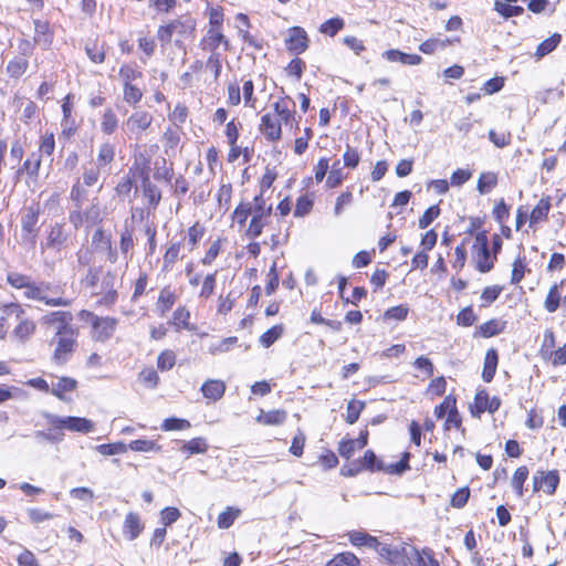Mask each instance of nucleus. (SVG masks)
<instances>
[{"label": "nucleus", "instance_id": "obj_1", "mask_svg": "<svg viewBox=\"0 0 566 566\" xmlns=\"http://www.w3.org/2000/svg\"><path fill=\"white\" fill-rule=\"evenodd\" d=\"M195 29V20L188 15H182L165 25H160L157 30V39L161 46H166L176 36L175 45L182 48L184 41L192 36Z\"/></svg>", "mask_w": 566, "mask_h": 566}, {"label": "nucleus", "instance_id": "obj_2", "mask_svg": "<svg viewBox=\"0 0 566 566\" xmlns=\"http://www.w3.org/2000/svg\"><path fill=\"white\" fill-rule=\"evenodd\" d=\"M24 296L29 300L38 301L46 306L52 307H67L72 304V298L64 296L63 287L59 284L50 282H40L36 285L24 292Z\"/></svg>", "mask_w": 566, "mask_h": 566}, {"label": "nucleus", "instance_id": "obj_3", "mask_svg": "<svg viewBox=\"0 0 566 566\" xmlns=\"http://www.w3.org/2000/svg\"><path fill=\"white\" fill-rule=\"evenodd\" d=\"M80 317L91 324V336L95 342H106L113 337L118 319L115 317H101L92 312L83 310Z\"/></svg>", "mask_w": 566, "mask_h": 566}, {"label": "nucleus", "instance_id": "obj_4", "mask_svg": "<svg viewBox=\"0 0 566 566\" xmlns=\"http://www.w3.org/2000/svg\"><path fill=\"white\" fill-rule=\"evenodd\" d=\"M48 422L55 429H64L71 432L90 433L95 429V423L83 417H61L52 413L45 415Z\"/></svg>", "mask_w": 566, "mask_h": 566}, {"label": "nucleus", "instance_id": "obj_5", "mask_svg": "<svg viewBox=\"0 0 566 566\" xmlns=\"http://www.w3.org/2000/svg\"><path fill=\"white\" fill-rule=\"evenodd\" d=\"M473 256L479 272L486 273L493 269L494 260L496 258L491 256L489 239L485 231L479 232L475 235V242L473 244Z\"/></svg>", "mask_w": 566, "mask_h": 566}, {"label": "nucleus", "instance_id": "obj_6", "mask_svg": "<svg viewBox=\"0 0 566 566\" xmlns=\"http://www.w3.org/2000/svg\"><path fill=\"white\" fill-rule=\"evenodd\" d=\"M153 115L146 111H135L123 124V130L129 139L139 140L144 132H146L151 123Z\"/></svg>", "mask_w": 566, "mask_h": 566}, {"label": "nucleus", "instance_id": "obj_7", "mask_svg": "<svg viewBox=\"0 0 566 566\" xmlns=\"http://www.w3.org/2000/svg\"><path fill=\"white\" fill-rule=\"evenodd\" d=\"M76 345V333L75 329L67 331V333H61L55 335V349L53 358L57 363H64L67 360Z\"/></svg>", "mask_w": 566, "mask_h": 566}, {"label": "nucleus", "instance_id": "obj_8", "mask_svg": "<svg viewBox=\"0 0 566 566\" xmlns=\"http://www.w3.org/2000/svg\"><path fill=\"white\" fill-rule=\"evenodd\" d=\"M559 483V475L556 470L553 471H537L533 475V490L537 492L543 490L546 494L552 495L555 493Z\"/></svg>", "mask_w": 566, "mask_h": 566}, {"label": "nucleus", "instance_id": "obj_9", "mask_svg": "<svg viewBox=\"0 0 566 566\" xmlns=\"http://www.w3.org/2000/svg\"><path fill=\"white\" fill-rule=\"evenodd\" d=\"M286 49L295 54H301L308 48V38L306 31L301 27H293L287 30L285 39Z\"/></svg>", "mask_w": 566, "mask_h": 566}, {"label": "nucleus", "instance_id": "obj_10", "mask_svg": "<svg viewBox=\"0 0 566 566\" xmlns=\"http://www.w3.org/2000/svg\"><path fill=\"white\" fill-rule=\"evenodd\" d=\"M378 554L387 559L390 564L395 565H406L407 560L410 559L409 546L406 544L399 546L382 544Z\"/></svg>", "mask_w": 566, "mask_h": 566}, {"label": "nucleus", "instance_id": "obj_11", "mask_svg": "<svg viewBox=\"0 0 566 566\" xmlns=\"http://www.w3.org/2000/svg\"><path fill=\"white\" fill-rule=\"evenodd\" d=\"M72 243L70 231L62 223H55L51 227L48 235L46 245L55 250H62Z\"/></svg>", "mask_w": 566, "mask_h": 566}, {"label": "nucleus", "instance_id": "obj_12", "mask_svg": "<svg viewBox=\"0 0 566 566\" xmlns=\"http://www.w3.org/2000/svg\"><path fill=\"white\" fill-rule=\"evenodd\" d=\"M282 123L284 122L272 113H266L261 117L260 132L268 140L276 142L282 135Z\"/></svg>", "mask_w": 566, "mask_h": 566}, {"label": "nucleus", "instance_id": "obj_13", "mask_svg": "<svg viewBox=\"0 0 566 566\" xmlns=\"http://www.w3.org/2000/svg\"><path fill=\"white\" fill-rule=\"evenodd\" d=\"M73 315L67 311H54L44 316V323L56 328L55 335L73 329Z\"/></svg>", "mask_w": 566, "mask_h": 566}, {"label": "nucleus", "instance_id": "obj_14", "mask_svg": "<svg viewBox=\"0 0 566 566\" xmlns=\"http://www.w3.org/2000/svg\"><path fill=\"white\" fill-rule=\"evenodd\" d=\"M35 329V322L29 317L25 312L13 327L11 336L19 343H25L34 335Z\"/></svg>", "mask_w": 566, "mask_h": 566}, {"label": "nucleus", "instance_id": "obj_15", "mask_svg": "<svg viewBox=\"0 0 566 566\" xmlns=\"http://www.w3.org/2000/svg\"><path fill=\"white\" fill-rule=\"evenodd\" d=\"M501 406L497 397L490 398L485 391H479L474 397V406L471 409L472 415H481L484 411L495 412Z\"/></svg>", "mask_w": 566, "mask_h": 566}, {"label": "nucleus", "instance_id": "obj_16", "mask_svg": "<svg viewBox=\"0 0 566 566\" xmlns=\"http://www.w3.org/2000/svg\"><path fill=\"white\" fill-rule=\"evenodd\" d=\"M144 528L145 525L137 513H127L123 523V535L126 539H136L143 533Z\"/></svg>", "mask_w": 566, "mask_h": 566}, {"label": "nucleus", "instance_id": "obj_17", "mask_svg": "<svg viewBox=\"0 0 566 566\" xmlns=\"http://www.w3.org/2000/svg\"><path fill=\"white\" fill-rule=\"evenodd\" d=\"M34 43L48 50L53 42V33L48 21L34 20Z\"/></svg>", "mask_w": 566, "mask_h": 566}, {"label": "nucleus", "instance_id": "obj_18", "mask_svg": "<svg viewBox=\"0 0 566 566\" xmlns=\"http://www.w3.org/2000/svg\"><path fill=\"white\" fill-rule=\"evenodd\" d=\"M77 381L71 377H59L55 381L51 382V392L59 399L67 401V392H72L76 389Z\"/></svg>", "mask_w": 566, "mask_h": 566}, {"label": "nucleus", "instance_id": "obj_19", "mask_svg": "<svg viewBox=\"0 0 566 566\" xmlns=\"http://www.w3.org/2000/svg\"><path fill=\"white\" fill-rule=\"evenodd\" d=\"M368 442V431L364 430L360 432L357 439L345 440L339 443L338 453L345 458L349 459L356 449H363L367 446Z\"/></svg>", "mask_w": 566, "mask_h": 566}, {"label": "nucleus", "instance_id": "obj_20", "mask_svg": "<svg viewBox=\"0 0 566 566\" xmlns=\"http://www.w3.org/2000/svg\"><path fill=\"white\" fill-rule=\"evenodd\" d=\"M226 388L224 381L220 379H208L202 384L200 390L206 399L218 401L223 397Z\"/></svg>", "mask_w": 566, "mask_h": 566}, {"label": "nucleus", "instance_id": "obj_21", "mask_svg": "<svg viewBox=\"0 0 566 566\" xmlns=\"http://www.w3.org/2000/svg\"><path fill=\"white\" fill-rule=\"evenodd\" d=\"M382 57L389 62H399L403 65H419L422 57L418 54H408L396 49L387 50L382 53Z\"/></svg>", "mask_w": 566, "mask_h": 566}, {"label": "nucleus", "instance_id": "obj_22", "mask_svg": "<svg viewBox=\"0 0 566 566\" xmlns=\"http://www.w3.org/2000/svg\"><path fill=\"white\" fill-rule=\"evenodd\" d=\"M286 417V411L282 409H275L270 411L260 410V413L255 418V421L264 426H280L285 422Z\"/></svg>", "mask_w": 566, "mask_h": 566}, {"label": "nucleus", "instance_id": "obj_23", "mask_svg": "<svg viewBox=\"0 0 566 566\" xmlns=\"http://www.w3.org/2000/svg\"><path fill=\"white\" fill-rule=\"evenodd\" d=\"M497 361V352L494 348H490L485 354L484 366L482 371V378L485 382H490L493 379L496 371Z\"/></svg>", "mask_w": 566, "mask_h": 566}, {"label": "nucleus", "instance_id": "obj_24", "mask_svg": "<svg viewBox=\"0 0 566 566\" xmlns=\"http://www.w3.org/2000/svg\"><path fill=\"white\" fill-rule=\"evenodd\" d=\"M209 446L205 438L197 437L189 441L182 443L180 451L187 457H191L193 454H203L207 452Z\"/></svg>", "mask_w": 566, "mask_h": 566}, {"label": "nucleus", "instance_id": "obj_25", "mask_svg": "<svg viewBox=\"0 0 566 566\" xmlns=\"http://www.w3.org/2000/svg\"><path fill=\"white\" fill-rule=\"evenodd\" d=\"M203 42L205 49L210 50L212 53L218 49L220 44H223L226 50L229 48V41L218 28H210Z\"/></svg>", "mask_w": 566, "mask_h": 566}, {"label": "nucleus", "instance_id": "obj_26", "mask_svg": "<svg viewBox=\"0 0 566 566\" xmlns=\"http://www.w3.org/2000/svg\"><path fill=\"white\" fill-rule=\"evenodd\" d=\"M560 41L562 35L559 33H554L552 36L541 42L534 53L535 59L538 61L552 53L558 46Z\"/></svg>", "mask_w": 566, "mask_h": 566}, {"label": "nucleus", "instance_id": "obj_27", "mask_svg": "<svg viewBox=\"0 0 566 566\" xmlns=\"http://www.w3.org/2000/svg\"><path fill=\"white\" fill-rule=\"evenodd\" d=\"M290 98L283 97L276 101L273 104V113L272 115H275V117H279L281 120H283L285 124H289L291 120L294 119V114L290 109Z\"/></svg>", "mask_w": 566, "mask_h": 566}, {"label": "nucleus", "instance_id": "obj_28", "mask_svg": "<svg viewBox=\"0 0 566 566\" xmlns=\"http://www.w3.org/2000/svg\"><path fill=\"white\" fill-rule=\"evenodd\" d=\"M360 559L352 552L336 554L325 566H359Z\"/></svg>", "mask_w": 566, "mask_h": 566}, {"label": "nucleus", "instance_id": "obj_29", "mask_svg": "<svg viewBox=\"0 0 566 566\" xmlns=\"http://www.w3.org/2000/svg\"><path fill=\"white\" fill-rule=\"evenodd\" d=\"M410 558L416 557L415 566H439V563L433 558L429 548L422 549L420 553L417 548L409 546Z\"/></svg>", "mask_w": 566, "mask_h": 566}, {"label": "nucleus", "instance_id": "obj_30", "mask_svg": "<svg viewBox=\"0 0 566 566\" xmlns=\"http://www.w3.org/2000/svg\"><path fill=\"white\" fill-rule=\"evenodd\" d=\"M7 282L15 289H24V292H29L30 289L36 285L35 282L31 281L30 276L17 272L9 273Z\"/></svg>", "mask_w": 566, "mask_h": 566}, {"label": "nucleus", "instance_id": "obj_31", "mask_svg": "<svg viewBox=\"0 0 566 566\" xmlns=\"http://www.w3.org/2000/svg\"><path fill=\"white\" fill-rule=\"evenodd\" d=\"M118 127V118L112 108L105 109L101 119V129L106 135H112Z\"/></svg>", "mask_w": 566, "mask_h": 566}, {"label": "nucleus", "instance_id": "obj_32", "mask_svg": "<svg viewBox=\"0 0 566 566\" xmlns=\"http://www.w3.org/2000/svg\"><path fill=\"white\" fill-rule=\"evenodd\" d=\"M504 328L505 322L493 318L480 325L479 332L481 336L489 338L502 333Z\"/></svg>", "mask_w": 566, "mask_h": 566}, {"label": "nucleus", "instance_id": "obj_33", "mask_svg": "<svg viewBox=\"0 0 566 566\" xmlns=\"http://www.w3.org/2000/svg\"><path fill=\"white\" fill-rule=\"evenodd\" d=\"M497 185V175L495 172H482L476 189L481 195L489 193Z\"/></svg>", "mask_w": 566, "mask_h": 566}, {"label": "nucleus", "instance_id": "obj_34", "mask_svg": "<svg viewBox=\"0 0 566 566\" xmlns=\"http://www.w3.org/2000/svg\"><path fill=\"white\" fill-rule=\"evenodd\" d=\"M551 209V202L548 198H542L538 203L533 208L531 214H530V221L531 223H538L539 221L544 220Z\"/></svg>", "mask_w": 566, "mask_h": 566}, {"label": "nucleus", "instance_id": "obj_35", "mask_svg": "<svg viewBox=\"0 0 566 566\" xmlns=\"http://www.w3.org/2000/svg\"><path fill=\"white\" fill-rule=\"evenodd\" d=\"M17 310L8 308V304H4L0 307V339H4L10 329L9 319L17 318L18 314H15Z\"/></svg>", "mask_w": 566, "mask_h": 566}, {"label": "nucleus", "instance_id": "obj_36", "mask_svg": "<svg viewBox=\"0 0 566 566\" xmlns=\"http://www.w3.org/2000/svg\"><path fill=\"white\" fill-rule=\"evenodd\" d=\"M114 157L115 147L109 143H104L99 146L95 165L99 168L107 166L114 160Z\"/></svg>", "mask_w": 566, "mask_h": 566}, {"label": "nucleus", "instance_id": "obj_37", "mask_svg": "<svg viewBox=\"0 0 566 566\" xmlns=\"http://www.w3.org/2000/svg\"><path fill=\"white\" fill-rule=\"evenodd\" d=\"M205 227L201 226L199 222H196L193 226H191L188 229L187 232V248L191 252L196 249L199 241L205 235Z\"/></svg>", "mask_w": 566, "mask_h": 566}, {"label": "nucleus", "instance_id": "obj_38", "mask_svg": "<svg viewBox=\"0 0 566 566\" xmlns=\"http://www.w3.org/2000/svg\"><path fill=\"white\" fill-rule=\"evenodd\" d=\"M28 60L22 56H17L13 60H11L7 65V73L11 77H20L28 69Z\"/></svg>", "mask_w": 566, "mask_h": 566}, {"label": "nucleus", "instance_id": "obj_39", "mask_svg": "<svg viewBox=\"0 0 566 566\" xmlns=\"http://www.w3.org/2000/svg\"><path fill=\"white\" fill-rule=\"evenodd\" d=\"M283 325H275L271 327L260 336V344L263 347L269 348L283 335Z\"/></svg>", "mask_w": 566, "mask_h": 566}, {"label": "nucleus", "instance_id": "obj_40", "mask_svg": "<svg viewBox=\"0 0 566 566\" xmlns=\"http://www.w3.org/2000/svg\"><path fill=\"white\" fill-rule=\"evenodd\" d=\"M241 511L238 509L227 507L226 511L221 512L218 516V527L227 530L233 525L234 521L239 517Z\"/></svg>", "mask_w": 566, "mask_h": 566}, {"label": "nucleus", "instance_id": "obj_41", "mask_svg": "<svg viewBox=\"0 0 566 566\" xmlns=\"http://www.w3.org/2000/svg\"><path fill=\"white\" fill-rule=\"evenodd\" d=\"M528 478V469L526 467H520L513 474L512 486L514 488L518 497L524 495L523 485Z\"/></svg>", "mask_w": 566, "mask_h": 566}, {"label": "nucleus", "instance_id": "obj_42", "mask_svg": "<svg viewBox=\"0 0 566 566\" xmlns=\"http://www.w3.org/2000/svg\"><path fill=\"white\" fill-rule=\"evenodd\" d=\"M344 20L339 17H335L322 23L319 27V32L328 36H334L344 28Z\"/></svg>", "mask_w": 566, "mask_h": 566}, {"label": "nucleus", "instance_id": "obj_43", "mask_svg": "<svg viewBox=\"0 0 566 566\" xmlns=\"http://www.w3.org/2000/svg\"><path fill=\"white\" fill-rule=\"evenodd\" d=\"M118 75L124 85H129L133 84L134 81L140 78L143 73L136 66L124 64L120 66Z\"/></svg>", "mask_w": 566, "mask_h": 566}, {"label": "nucleus", "instance_id": "obj_44", "mask_svg": "<svg viewBox=\"0 0 566 566\" xmlns=\"http://www.w3.org/2000/svg\"><path fill=\"white\" fill-rule=\"evenodd\" d=\"M95 450L102 455L123 454L127 451V444L124 442L98 444Z\"/></svg>", "mask_w": 566, "mask_h": 566}, {"label": "nucleus", "instance_id": "obj_45", "mask_svg": "<svg viewBox=\"0 0 566 566\" xmlns=\"http://www.w3.org/2000/svg\"><path fill=\"white\" fill-rule=\"evenodd\" d=\"M252 205V217L265 218L271 214L272 207L265 206L262 192L254 197Z\"/></svg>", "mask_w": 566, "mask_h": 566}, {"label": "nucleus", "instance_id": "obj_46", "mask_svg": "<svg viewBox=\"0 0 566 566\" xmlns=\"http://www.w3.org/2000/svg\"><path fill=\"white\" fill-rule=\"evenodd\" d=\"M127 449H130L132 451L136 452H151V451H159L161 448L160 446L156 444V442L147 439H137L132 441Z\"/></svg>", "mask_w": 566, "mask_h": 566}, {"label": "nucleus", "instance_id": "obj_47", "mask_svg": "<svg viewBox=\"0 0 566 566\" xmlns=\"http://www.w3.org/2000/svg\"><path fill=\"white\" fill-rule=\"evenodd\" d=\"M448 44H450V41L448 39H429L424 42H422L419 46V50L424 54H432L438 50L444 49Z\"/></svg>", "mask_w": 566, "mask_h": 566}, {"label": "nucleus", "instance_id": "obj_48", "mask_svg": "<svg viewBox=\"0 0 566 566\" xmlns=\"http://www.w3.org/2000/svg\"><path fill=\"white\" fill-rule=\"evenodd\" d=\"M513 269H512V275H511V283L512 284H518L526 272V259L525 256H517L513 262Z\"/></svg>", "mask_w": 566, "mask_h": 566}, {"label": "nucleus", "instance_id": "obj_49", "mask_svg": "<svg viewBox=\"0 0 566 566\" xmlns=\"http://www.w3.org/2000/svg\"><path fill=\"white\" fill-rule=\"evenodd\" d=\"M41 159L40 156L32 154L24 163L23 166L17 171L18 177L22 172H27L30 176H36L40 169Z\"/></svg>", "mask_w": 566, "mask_h": 566}, {"label": "nucleus", "instance_id": "obj_50", "mask_svg": "<svg viewBox=\"0 0 566 566\" xmlns=\"http://www.w3.org/2000/svg\"><path fill=\"white\" fill-rule=\"evenodd\" d=\"M494 9L504 18L517 17L523 13L524 9L518 6H511L502 1H496Z\"/></svg>", "mask_w": 566, "mask_h": 566}, {"label": "nucleus", "instance_id": "obj_51", "mask_svg": "<svg viewBox=\"0 0 566 566\" xmlns=\"http://www.w3.org/2000/svg\"><path fill=\"white\" fill-rule=\"evenodd\" d=\"M190 427L191 423L187 419L180 418H167L161 423L164 431L187 430Z\"/></svg>", "mask_w": 566, "mask_h": 566}, {"label": "nucleus", "instance_id": "obj_52", "mask_svg": "<svg viewBox=\"0 0 566 566\" xmlns=\"http://www.w3.org/2000/svg\"><path fill=\"white\" fill-rule=\"evenodd\" d=\"M181 242L170 244L164 254V269L168 270L180 256Z\"/></svg>", "mask_w": 566, "mask_h": 566}, {"label": "nucleus", "instance_id": "obj_53", "mask_svg": "<svg viewBox=\"0 0 566 566\" xmlns=\"http://www.w3.org/2000/svg\"><path fill=\"white\" fill-rule=\"evenodd\" d=\"M560 302V294L558 292V285L554 284L546 296L545 300V308L549 313H554L557 311Z\"/></svg>", "mask_w": 566, "mask_h": 566}, {"label": "nucleus", "instance_id": "obj_54", "mask_svg": "<svg viewBox=\"0 0 566 566\" xmlns=\"http://www.w3.org/2000/svg\"><path fill=\"white\" fill-rule=\"evenodd\" d=\"M217 285V272L207 274L202 281V287L199 293L200 297L209 298L216 290Z\"/></svg>", "mask_w": 566, "mask_h": 566}, {"label": "nucleus", "instance_id": "obj_55", "mask_svg": "<svg viewBox=\"0 0 566 566\" xmlns=\"http://www.w3.org/2000/svg\"><path fill=\"white\" fill-rule=\"evenodd\" d=\"M313 208V199L307 196H301L297 201L294 209V217H304L311 212Z\"/></svg>", "mask_w": 566, "mask_h": 566}, {"label": "nucleus", "instance_id": "obj_56", "mask_svg": "<svg viewBox=\"0 0 566 566\" xmlns=\"http://www.w3.org/2000/svg\"><path fill=\"white\" fill-rule=\"evenodd\" d=\"M440 216V208L437 205L429 207L420 217L418 226L420 229L428 228Z\"/></svg>", "mask_w": 566, "mask_h": 566}, {"label": "nucleus", "instance_id": "obj_57", "mask_svg": "<svg viewBox=\"0 0 566 566\" xmlns=\"http://www.w3.org/2000/svg\"><path fill=\"white\" fill-rule=\"evenodd\" d=\"M143 190H144L145 197L148 199L150 205L157 206L159 203V201L161 199L160 191L148 179L144 180Z\"/></svg>", "mask_w": 566, "mask_h": 566}, {"label": "nucleus", "instance_id": "obj_58", "mask_svg": "<svg viewBox=\"0 0 566 566\" xmlns=\"http://www.w3.org/2000/svg\"><path fill=\"white\" fill-rule=\"evenodd\" d=\"M101 168L95 164H91L88 167H84L83 182L86 187L94 186L99 178Z\"/></svg>", "mask_w": 566, "mask_h": 566}, {"label": "nucleus", "instance_id": "obj_59", "mask_svg": "<svg viewBox=\"0 0 566 566\" xmlns=\"http://www.w3.org/2000/svg\"><path fill=\"white\" fill-rule=\"evenodd\" d=\"M176 364V355L171 350L163 352L157 358V367L161 371L170 370Z\"/></svg>", "mask_w": 566, "mask_h": 566}, {"label": "nucleus", "instance_id": "obj_60", "mask_svg": "<svg viewBox=\"0 0 566 566\" xmlns=\"http://www.w3.org/2000/svg\"><path fill=\"white\" fill-rule=\"evenodd\" d=\"M143 92L140 88L133 84L124 85V101L129 105H135L140 102Z\"/></svg>", "mask_w": 566, "mask_h": 566}, {"label": "nucleus", "instance_id": "obj_61", "mask_svg": "<svg viewBox=\"0 0 566 566\" xmlns=\"http://www.w3.org/2000/svg\"><path fill=\"white\" fill-rule=\"evenodd\" d=\"M364 407H365V403L361 401H356V400L349 401L347 405L346 421L349 424L355 423L358 420Z\"/></svg>", "mask_w": 566, "mask_h": 566}, {"label": "nucleus", "instance_id": "obj_62", "mask_svg": "<svg viewBox=\"0 0 566 566\" xmlns=\"http://www.w3.org/2000/svg\"><path fill=\"white\" fill-rule=\"evenodd\" d=\"M174 324L177 327H182L186 329H190L189 327V319H190V312L184 307H178L172 315Z\"/></svg>", "mask_w": 566, "mask_h": 566}, {"label": "nucleus", "instance_id": "obj_63", "mask_svg": "<svg viewBox=\"0 0 566 566\" xmlns=\"http://www.w3.org/2000/svg\"><path fill=\"white\" fill-rule=\"evenodd\" d=\"M249 216H252V205L250 202H242L233 211L232 218L238 223L244 224Z\"/></svg>", "mask_w": 566, "mask_h": 566}, {"label": "nucleus", "instance_id": "obj_64", "mask_svg": "<svg viewBox=\"0 0 566 566\" xmlns=\"http://www.w3.org/2000/svg\"><path fill=\"white\" fill-rule=\"evenodd\" d=\"M409 308L406 305H397L388 308L384 317L386 319H396V321H405L408 316Z\"/></svg>", "mask_w": 566, "mask_h": 566}]
</instances>
